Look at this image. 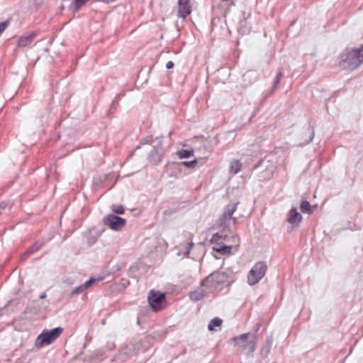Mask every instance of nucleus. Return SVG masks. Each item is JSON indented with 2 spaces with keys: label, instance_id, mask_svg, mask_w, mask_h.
Segmentation results:
<instances>
[{
  "label": "nucleus",
  "instance_id": "nucleus-1",
  "mask_svg": "<svg viewBox=\"0 0 363 363\" xmlns=\"http://www.w3.org/2000/svg\"><path fill=\"white\" fill-rule=\"evenodd\" d=\"M213 250L220 255H230L233 248H237L240 244L239 238L233 232L226 233L225 230L216 233L211 239Z\"/></svg>",
  "mask_w": 363,
  "mask_h": 363
},
{
  "label": "nucleus",
  "instance_id": "nucleus-2",
  "mask_svg": "<svg viewBox=\"0 0 363 363\" xmlns=\"http://www.w3.org/2000/svg\"><path fill=\"white\" fill-rule=\"evenodd\" d=\"M233 279V273L231 271H218L213 272L202 281V286L210 293L221 291L223 287L228 285Z\"/></svg>",
  "mask_w": 363,
  "mask_h": 363
},
{
  "label": "nucleus",
  "instance_id": "nucleus-3",
  "mask_svg": "<svg viewBox=\"0 0 363 363\" xmlns=\"http://www.w3.org/2000/svg\"><path fill=\"white\" fill-rule=\"evenodd\" d=\"M363 64V44L358 48L345 49L340 56L339 66L345 70H354Z\"/></svg>",
  "mask_w": 363,
  "mask_h": 363
},
{
  "label": "nucleus",
  "instance_id": "nucleus-4",
  "mask_svg": "<svg viewBox=\"0 0 363 363\" xmlns=\"http://www.w3.org/2000/svg\"><path fill=\"white\" fill-rule=\"evenodd\" d=\"M62 330L63 329L60 327L55 328L50 330H44L38 336L35 345L38 347H41L44 345H50L59 337Z\"/></svg>",
  "mask_w": 363,
  "mask_h": 363
},
{
  "label": "nucleus",
  "instance_id": "nucleus-5",
  "mask_svg": "<svg viewBox=\"0 0 363 363\" xmlns=\"http://www.w3.org/2000/svg\"><path fill=\"white\" fill-rule=\"evenodd\" d=\"M267 265L264 262H256L247 275V283L250 286L257 284L265 275Z\"/></svg>",
  "mask_w": 363,
  "mask_h": 363
},
{
  "label": "nucleus",
  "instance_id": "nucleus-6",
  "mask_svg": "<svg viewBox=\"0 0 363 363\" xmlns=\"http://www.w3.org/2000/svg\"><path fill=\"white\" fill-rule=\"evenodd\" d=\"M250 336V333H245L233 339L235 345L240 350L247 351L248 353H251L255 350L257 343L256 337L252 335L251 338L249 339Z\"/></svg>",
  "mask_w": 363,
  "mask_h": 363
},
{
  "label": "nucleus",
  "instance_id": "nucleus-7",
  "mask_svg": "<svg viewBox=\"0 0 363 363\" xmlns=\"http://www.w3.org/2000/svg\"><path fill=\"white\" fill-rule=\"evenodd\" d=\"M149 304L155 312L162 310L165 304V295L160 291L151 290L148 296Z\"/></svg>",
  "mask_w": 363,
  "mask_h": 363
},
{
  "label": "nucleus",
  "instance_id": "nucleus-8",
  "mask_svg": "<svg viewBox=\"0 0 363 363\" xmlns=\"http://www.w3.org/2000/svg\"><path fill=\"white\" fill-rule=\"evenodd\" d=\"M104 223L112 230L118 231L125 225L126 220L114 214H108L104 217Z\"/></svg>",
  "mask_w": 363,
  "mask_h": 363
},
{
  "label": "nucleus",
  "instance_id": "nucleus-9",
  "mask_svg": "<svg viewBox=\"0 0 363 363\" xmlns=\"http://www.w3.org/2000/svg\"><path fill=\"white\" fill-rule=\"evenodd\" d=\"M303 217L295 207L291 208L287 213L286 222L290 225V230L298 228L302 222Z\"/></svg>",
  "mask_w": 363,
  "mask_h": 363
},
{
  "label": "nucleus",
  "instance_id": "nucleus-10",
  "mask_svg": "<svg viewBox=\"0 0 363 363\" xmlns=\"http://www.w3.org/2000/svg\"><path fill=\"white\" fill-rule=\"evenodd\" d=\"M157 144L153 147V150L151 151L150 157L151 160L155 162H160L163 155V148L162 145V139L157 138L155 139Z\"/></svg>",
  "mask_w": 363,
  "mask_h": 363
},
{
  "label": "nucleus",
  "instance_id": "nucleus-11",
  "mask_svg": "<svg viewBox=\"0 0 363 363\" xmlns=\"http://www.w3.org/2000/svg\"><path fill=\"white\" fill-rule=\"evenodd\" d=\"M208 294H211L210 291L207 290L206 286H202V281L199 287H197L195 290L191 291L189 293V298L191 301L194 302L199 301L201 300L203 297L207 296Z\"/></svg>",
  "mask_w": 363,
  "mask_h": 363
},
{
  "label": "nucleus",
  "instance_id": "nucleus-12",
  "mask_svg": "<svg viewBox=\"0 0 363 363\" xmlns=\"http://www.w3.org/2000/svg\"><path fill=\"white\" fill-rule=\"evenodd\" d=\"M191 12L190 0H178V17L185 18Z\"/></svg>",
  "mask_w": 363,
  "mask_h": 363
},
{
  "label": "nucleus",
  "instance_id": "nucleus-13",
  "mask_svg": "<svg viewBox=\"0 0 363 363\" xmlns=\"http://www.w3.org/2000/svg\"><path fill=\"white\" fill-rule=\"evenodd\" d=\"M36 33L35 32H30L21 36L18 41V47L25 48L31 44L35 40Z\"/></svg>",
  "mask_w": 363,
  "mask_h": 363
},
{
  "label": "nucleus",
  "instance_id": "nucleus-14",
  "mask_svg": "<svg viewBox=\"0 0 363 363\" xmlns=\"http://www.w3.org/2000/svg\"><path fill=\"white\" fill-rule=\"evenodd\" d=\"M194 245V244L191 241L181 244L177 255L178 256H183L184 257H188Z\"/></svg>",
  "mask_w": 363,
  "mask_h": 363
},
{
  "label": "nucleus",
  "instance_id": "nucleus-15",
  "mask_svg": "<svg viewBox=\"0 0 363 363\" xmlns=\"http://www.w3.org/2000/svg\"><path fill=\"white\" fill-rule=\"evenodd\" d=\"M140 343L139 342H136L135 343L131 342L126 347V350L124 353L128 356H132L134 354L137 353L139 350V345Z\"/></svg>",
  "mask_w": 363,
  "mask_h": 363
},
{
  "label": "nucleus",
  "instance_id": "nucleus-16",
  "mask_svg": "<svg viewBox=\"0 0 363 363\" xmlns=\"http://www.w3.org/2000/svg\"><path fill=\"white\" fill-rule=\"evenodd\" d=\"M242 164L238 160H233L230 162V173L233 174H238L242 168Z\"/></svg>",
  "mask_w": 363,
  "mask_h": 363
},
{
  "label": "nucleus",
  "instance_id": "nucleus-17",
  "mask_svg": "<svg viewBox=\"0 0 363 363\" xmlns=\"http://www.w3.org/2000/svg\"><path fill=\"white\" fill-rule=\"evenodd\" d=\"M272 345V338L268 337L266 340L265 345L260 350V354L262 355V357L265 358L268 356V354L270 352V350H271Z\"/></svg>",
  "mask_w": 363,
  "mask_h": 363
},
{
  "label": "nucleus",
  "instance_id": "nucleus-18",
  "mask_svg": "<svg viewBox=\"0 0 363 363\" xmlns=\"http://www.w3.org/2000/svg\"><path fill=\"white\" fill-rule=\"evenodd\" d=\"M231 219L232 216L224 211L222 216L219 219V225L222 226L223 228H225L226 227L228 226Z\"/></svg>",
  "mask_w": 363,
  "mask_h": 363
},
{
  "label": "nucleus",
  "instance_id": "nucleus-19",
  "mask_svg": "<svg viewBox=\"0 0 363 363\" xmlns=\"http://www.w3.org/2000/svg\"><path fill=\"white\" fill-rule=\"evenodd\" d=\"M87 1L88 0H74L69 6V9L73 12H76L79 11Z\"/></svg>",
  "mask_w": 363,
  "mask_h": 363
},
{
  "label": "nucleus",
  "instance_id": "nucleus-20",
  "mask_svg": "<svg viewBox=\"0 0 363 363\" xmlns=\"http://www.w3.org/2000/svg\"><path fill=\"white\" fill-rule=\"evenodd\" d=\"M301 211L302 213L311 214L313 213L312 207L310 203L307 201H302L301 203Z\"/></svg>",
  "mask_w": 363,
  "mask_h": 363
},
{
  "label": "nucleus",
  "instance_id": "nucleus-21",
  "mask_svg": "<svg viewBox=\"0 0 363 363\" xmlns=\"http://www.w3.org/2000/svg\"><path fill=\"white\" fill-rule=\"evenodd\" d=\"M221 324H222L221 319H220L219 318H214L209 322L208 328L209 330L211 331V330H213L216 327L220 326Z\"/></svg>",
  "mask_w": 363,
  "mask_h": 363
},
{
  "label": "nucleus",
  "instance_id": "nucleus-22",
  "mask_svg": "<svg viewBox=\"0 0 363 363\" xmlns=\"http://www.w3.org/2000/svg\"><path fill=\"white\" fill-rule=\"evenodd\" d=\"M43 243H39L38 242H35L26 251L25 255L23 256L30 255V254L38 251L43 247Z\"/></svg>",
  "mask_w": 363,
  "mask_h": 363
},
{
  "label": "nucleus",
  "instance_id": "nucleus-23",
  "mask_svg": "<svg viewBox=\"0 0 363 363\" xmlns=\"http://www.w3.org/2000/svg\"><path fill=\"white\" fill-rule=\"evenodd\" d=\"M177 155L180 159L188 158L194 155V151L192 150H182L178 152Z\"/></svg>",
  "mask_w": 363,
  "mask_h": 363
},
{
  "label": "nucleus",
  "instance_id": "nucleus-24",
  "mask_svg": "<svg viewBox=\"0 0 363 363\" xmlns=\"http://www.w3.org/2000/svg\"><path fill=\"white\" fill-rule=\"evenodd\" d=\"M238 203H229L225 208V212L228 213L230 216H233V214L236 211L238 208Z\"/></svg>",
  "mask_w": 363,
  "mask_h": 363
},
{
  "label": "nucleus",
  "instance_id": "nucleus-25",
  "mask_svg": "<svg viewBox=\"0 0 363 363\" xmlns=\"http://www.w3.org/2000/svg\"><path fill=\"white\" fill-rule=\"evenodd\" d=\"M101 280H102V278H90L89 280H87L86 281H85L83 284V286H84L85 290H86L87 289L91 287L93 284H94L95 283H96L97 281H99Z\"/></svg>",
  "mask_w": 363,
  "mask_h": 363
},
{
  "label": "nucleus",
  "instance_id": "nucleus-26",
  "mask_svg": "<svg viewBox=\"0 0 363 363\" xmlns=\"http://www.w3.org/2000/svg\"><path fill=\"white\" fill-rule=\"evenodd\" d=\"M111 210L113 213L119 215L123 214L125 212L124 208L121 205H113Z\"/></svg>",
  "mask_w": 363,
  "mask_h": 363
},
{
  "label": "nucleus",
  "instance_id": "nucleus-27",
  "mask_svg": "<svg viewBox=\"0 0 363 363\" xmlns=\"http://www.w3.org/2000/svg\"><path fill=\"white\" fill-rule=\"evenodd\" d=\"M281 77H282V73L281 72H279L274 79V84H273V89L271 93H272L274 91V90L275 89H277V87L278 86V85L280 82Z\"/></svg>",
  "mask_w": 363,
  "mask_h": 363
},
{
  "label": "nucleus",
  "instance_id": "nucleus-28",
  "mask_svg": "<svg viewBox=\"0 0 363 363\" xmlns=\"http://www.w3.org/2000/svg\"><path fill=\"white\" fill-rule=\"evenodd\" d=\"M84 291H85V289H84L83 284H81V285L75 287L74 289H73V290L71 292V295L79 294L84 292Z\"/></svg>",
  "mask_w": 363,
  "mask_h": 363
},
{
  "label": "nucleus",
  "instance_id": "nucleus-29",
  "mask_svg": "<svg viewBox=\"0 0 363 363\" xmlns=\"http://www.w3.org/2000/svg\"><path fill=\"white\" fill-rule=\"evenodd\" d=\"M182 164H184V166H186L189 168H194L196 167V165L197 164V160H194L192 161L183 162Z\"/></svg>",
  "mask_w": 363,
  "mask_h": 363
},
{
  "label": "nucleus",
  "instance_id": "nucleus-30",
  "mask_svg": "<svg viewBox=\"0 0 363 363\" xmlns=\"http://www.w3.org/2000/svg\"><path fill=\"white\" fill-rule=\"evenodd\" d=\"M8 25H9V23L7 21L0 23V35L6 30Z\"/></svg>",
  "mask_w": 363,
  "mask_h": 363
},
{
  "label": "nucleus",
  "instance_id": "nucleus-31",
  "mask_svg": "<svg viewBox=\"0 0 363 363\" xmlns=\"http://www.w3.org/2000/svg\"><path fill=\"white\" fill-rule=\"evenodd\" d=\"M173 67H174V62H173L169 61V62H167L166 68L167 69H170L173 68Z\"/></svg>",
  "mask_w": 363,
  "mask_h": 363
},
{
  "label": "nucleus",
  "instance_id": "nucleus-32",
  "mask_svg": "<svg viewBox=\"0 0 363 363\" xmlns=\"http://www.w3.org/2000/svg\"><path fill=\"white\" fill-rule=\"evenodd\" d=\"M314 136V131L312 130V132L311 133V135H310V140H309V142L312 140Z\"/></svg>",
  "mask_w": 363,
  "mask_h": 363
},
{
  "label": "nucleus",
  "instance_id": "nucleus-33",
  "mask_svg": "<svg viewBox=\"0 0 363 363\" xmlns=\"http://www.w3.org/2000/svg\"><path fill=\"white\" fill-rule=\"evenodd\" d=\"M46 297V294L45 293L40 294V298L43 299V298H45Z\"/></svg>",
  "mask_w": 363,
  "mask_h": 363
}]
</instances>
